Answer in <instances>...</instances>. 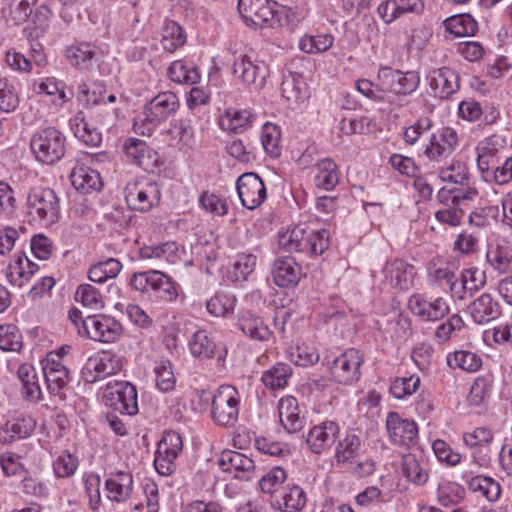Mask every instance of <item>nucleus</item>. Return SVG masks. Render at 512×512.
I'll list each match as a JSON object with an SVG mask.
<instances>
[{
    "instance_id": "nucleus-1",
    "label": "nucleus",
    "mask_w": 512,
    "mask_h": 512,
    "mask_svg": "<svg viewBox=\"0 0 512 512\" xmlns=\"http://www.w3.org/2000/svg\"><path fill=\"white\" fill-rule=\"evenodd\" d=\"M278 243L286 252L321 255L329 248V232L326 229L312 230L301 225L279 233Z\"/></svg>"
},
{
    "instance_id": "nucleus-2",
    "label": "nucleus",
    "mask_w": 512,
    "mask_h": 512,
    "mask_svg": "<svg viewBox=\"0 0 512 512\" xmlns=\"http://www.w3.org/2000/svg\"><path fill=\"white\" fill-rule=\"evenodd\" d=\"M377 80L384 89L387 103L397 107H402L403 98L416 91L420 84L418 72H403L388 66L379 69Z\"/></svg>"
},
{
    "instance_id": "nucleus-3",
    "label": "nucleus",
    "mask_w": 512,
    "mask_h": 512,
    "mask_svg": "<svg viewBox=\"0 0 512 512\" xmlns=\"http://www.w3.org/2000/svg\"><path fill=\"white\" fill-rule=\"evenodd\" d=\"M30 149L38 162L54 165L66 153V136L56 127L36 131L30 140Z\"/></svg>"
},
{
    "instance_id": "nucleus-4",
    "label": "nucleus",
    "mask_w": 512,
    "mask_h": 512,
    "mask_svg": "<svg viewBox=\"0 0 512 512\" xmlns=\"http://www.w3.org/2000/svg\"><path fill=\"white\" fill-rule=\"evenodd\" d=\"M129 284L141 293H154L156 297L171 302L178 296L175 282L159 270L140 271L132 274Z\"/></svg>"
},
{
    "instance_id": "nucleus-5",
    "label": "nucleus",
    "mask_w": 512,
    "mask_h": 512,
    "mask_svg": "<svg viewBox=\"0 0 512 512\" xmlns=\"http://www.w3.org/2000/svg\"><path fill=\"white\" fill-rule=\"evenodd\" d=\"M363 362V355L355 348H349L339 356H326L323 359V364L328 367L333 379L343 385L353 384L360 379V366Z\"/></svg>"
},
{
    "instance_id": "nucleus-6",
    "label": "nucleus",
    "mask_w": 512,
    "mask_h": 512,
    "mask_svg": "<svg viewBox=\"0 0 512 512\" xmlns=\"http://www.w3.org/2000/svg\"><path fill=\"white\" fill-rule=\"evenodd\" d=\"M239 405L238 390L231 385H221L212 397V419L219 426H233L238 420Z\"/></svg>"
},
{
    "instance_id": "nucleus-7",
    "label": "nucleus",
    "mask_w": 512,
    "mask_h": 512,
    "mask_svg": "<svg viewBox=\"0 0 512 512\" xmlns=\"http://www.w3.org/2000/svg\"><path fill=\"white\" fill-rule=\"evenodd\" d=\"M105 404L121 414L134 416L139 412L136 387L127 381L109 382L104 390Z\"/></svg>"
},
{
    "instance_id": "nucleus-8",
    "label": "nucleus",
    "mask_w": 512,
    "mask_h": 512,
    "mask_svg": "<svg viewBox=\"0 0 512 512\" xmlns=\"http://www.w3.org/2000/svg\"><path fill=\"white\" fill-rule=\"evenodd\" d=\"M183 451V440L181 435L174 430L164 431L162 438L157 444L154 459L156 471L163 476L172 475L177 468L176 459Z\"/></svg>"
},
{
    "instance_id": "nucleus-9",
    "label": "nucleus",
    "mask_w": 512,
    "mask_h": 512,
    "mask_svg": "<svg viewBox=\"0 0 512 512\" xmlns=\"http://www.w3.org/2000/svg\"><path fill=\"white\" fill-rule=\"evenodd\" d=\"M29 213L37 215L47 225L55 224L60 217V199L51 188H33L27 197Z\"/></svg>"
},
{
    "instance_id": "nucleus-10",
    "label": "nucleus",
    "mask_w": 512,
    "mask_h": 512,
    "mask_svg": "<svg viewBox=\"0 0 512 512\" xmlns=\"http://www.w3.org/2000/svg\"><path fill=\"white\" fill-rule=\"evenodd\" d=\"M122 368L121 359L110 351H102L90 356L81 369V378L85 383H95Z\"/></svg>"
},
{
    "instance_id": "nucleus-11",
    "label": "nucleus",
    "mask_w": 512,
    "mask_h": 512,
    "mask_svg": "<svg viewBox=\"0 0 512 512\" xmlns=\"http://www.w3.org/2000/svg\"><path fill=\"white\" fill-rule=\"evenodd\" d=\"M161 190L156 182H133L125 188V200L130 209L142 213L159 205Z\"/></svg>"
},
{
    "instance_id": "nucleus-12",
    "label": "nucleus",
    "mask_w": 512,
    "mask_h": 512,
    "mask_svg": "<svg viewBox=\"0 0 512 512\" xmlns=\"http://www.w3.org/2000/svg\"><path fill=\"white\" fill-rule=\"evenodd\" d=\"M236 190L241 204L249 210L258 208L267 197L264 181L254 172L243 173L237 179Z\"/></svg>"
},
{
    "instance_id": "nucleus-13",
    "label": "nucleus",
    "mask_w": 512,
    "mask_h": 512,
    "mask_svg": "<svg viewBox=\"0 0 512 512\" xmlns=\"http://www.w3.org/2000/svg\"><path fill=\"white\" fill-rule=\"evenodd\" d=\"M83 331L95 341L115 342L122 334V325L116 319L106 315H90L82 321Z\"/></svg>"
},
{
    "instance_id": "nucleus-14",
    "label": "nucleus",
    "mask_w": 512,
    "mask_h": 512,
    "mask_svg": "<svg viewBox=\"0 0 512 512\" xmlns=\"http://www.w3.org/2000/svg\"><path fill=\"white\" fill-rule=\"evenodd\" d=\"M273 7H277V3L271 0H239L237 5L244 23L255 29L268 27L275 13Z\"/></svg>"
},
{
    "instance_id": "nucleus-15",
    "label": "nucleus",
    "mask_w": 512,
    "mask_h": 512,
    "mask_svg": "<svg viewBox=\"0 0 512 512\" xmlns=\"http://www.w3.org/2000/svg\"><path fill=\"white\" fill-rule=\"evenodd\" d=\"M179 108V99L173 92H162L153 97L144 107V120L157 126L175 114Z\"/></svg>"
},
{
    "instance_id": "nucleus-16",
    "label": "nucleus",
    "mask_w": 512,
    "mask_h": 512,
    "mask_svg": "<svg viewBox=\"0 0 512 512\" xmlns=\"http://www.w3.org/2000/svg\"><path fill=\"white\" fill-rule=\"evenodd\" d=\"M42 370L49 393L64 400L63 391L70 381L68 368L59 359H54V356L50 355L42 362Z\"/></svg>"
},
{
    "instance_id": "nucleus-17",
    "label": "nucleus",
    "mask_w": 512,
    "mask_h": 512,
    "mask_svg": "<svg viewBox=\"0 0 512 512\" xmlns=\"http://www.w3.org/2000/svg\"><path fill=\"white\" fill-rule=\"evenodd\" d=\"M435 97L450 99L460 89L459 73L450 67L433 69L427 76Z\"/></svg>"
},
{
    "instance_id": "nucleus-18",
    "label": "nucleus",
    "mask_w": 512,
    "mask_h": 512,
    "mask_svg": "<svg viewBox=\"0 0 512 512\" xmlns=\"http://www.w3.org/2000/svg\"><path fill=\"white\" fill-rule=\"evenodd\" d=\"M386 428L390 440L396 445L410 446L418 435V427L413 420L404 419L393 411L387 415Z\"/></svg>"
},
{
    "instance_id": "nucleus-19",
    "label": "nucleus",
    "mask_w": 512,
    "mask_h": 512,
    "mask_svg": "<svg viewBox=\"0 0 512 512\" xmlns=\"http://www.w3.org/2000/svg\"><path fill=\"white\" fill-rule=\"evenodd\" d=\"M233 74H240L243 83L253 86L256 90L262 89L268 75L263 62L256 63L247 55H240L233 62Z\"/></svg>"
},
{
    "instance_id": "nucleus-20",
    "label": "nucleus",
    "mask_w": 512,
    "mask_h": 512,
    "mask_svg": "<svg viewBox=\"0 0 512 512\" xmlns=\"http://www.w3.org/2000/svg\"><path fill=\"white\" fill-rule=\"evenodd\" d=\"M458 138L456 131L450 127H444L433 133L429 144L424 150L429 160H439L452 154L457 145Z\"/></svg>"
},
{
    "instance_id": "nucleus-21",
    "label": "nucleus",
    "mask_w": 512,
    "mask_h": 512,
    "mask_svg": "<svg viewBox=\"0 0 512 512\" xmlns=\"http://www.w3.org/2000/svg\"><path fill=\"white\" fill-rule=\"evenodd\" d=\"M410 311L424 321H437L449 312V306L442 298L427 300L420 294H414L408 302Z\"/></svg>"
},
{
    "instance_id": "nucleus-22",
    "label": "nucleus",
    "mask_w": 512,
    "mask_h": 512,
    "mask_svg": "<svg viewBox=\"0 0 512 512\" xmlns=\"http://www.w3.org/2000/svg\"><path fill=\"white\" fill-rule=\"evenodd\" d=\"M382 273L386 280H389L392 285L400 290L410 289L413 286L414 276L416 275L414 266L399 258L387 261L382 269Z\"/></svg>"
},
{
    "instance_id": "nucleus-23",
    "label": "nucleus",
    "mask_w": 512,
    "mask_h": 512,
    "mask_svg": "<svg viewBox=\"0 0 512 512\" xmlns=\"http://www.w3.org/2000/svg\"><path fill=\"white\" fill-rule=\"evenodd\" d=\"M338 433L339 426L337 423L333 421L325 422L310 429L306 437V443L313 453L320 454L334 444Z\"/></svg>"
},
{
    "instance_id": "nucleus-24",
    "label": "nucleus",
    "mask_w": 512,
    "mask_h": 512,
    "mask_svg": "<svg viewBox=\"0 0 512 512\" xmlns=\"http://www.w3.org/2000/svg\"><path fill=\"white\" fill-rule=\"evenodd\" d=\"M189 347L192 355L201 359L217 357L222 360L226 356L225 348L216 344L205 330H199L193 335Z\"/></svg>"
},
{
    "instance_id": "nucleus-25",
    "label": "nucleus",
    "mask_w": 512,
    "mask_h": 512,
    "mask_svg": "<svg viewBox=\"0 0 512 512\" xmlns=\"http://www.w3.org/2000/svg\"><path fill=\"white\" fill-rule=\"evenodd\" d=\"M275 284L282 288L294 287L301 277V268L293 258L286 257L275 260L272 268Z\"/></svg>"
},
{
    "instance_id": "nucleus-26",
    "label": "nucleus",
    "mask_w": 512,
    "mask_h": 512,
    "mask_svg": "<svg viewBox=\"0 0 512 512\" xmlns=\"http://www.w3.org/2000/svg\"><path fill=\"white\" fill-rule=\"evenodd\" d=\"M471 317L477 324L497 319L501 315V307L488 293H483L468 306Z\"/></svg>"
},
{
    "instance_id": "nucleus-27",
    "label": "nucleus",
    "mask_w": 512,
    "mask_h": 512,
    "mask_svg": "<svg viewBox=\"0 0 512 512\" xmlns=\"http://www.w3.org/2000/svg\"><path fill=\"white\" fill-rule=\"evenodd\" d=\"M124 151L132 163L145 170L157 161V153L141 139H127L124 143Z\"/></svg>"
},
{
    "instance_id": "nucleus-28",
    "label": "nucleus",
    "mask_w": 512,
    "mask_h": 512,
    "mask_svg": "<svg viewBox=\"0 0 512 512\" xmlns=\"http://www.w3.org/2000/svg\"><path fill=\"white\" fill-rule=\"evenodd\" d=\"M95 56L96 46L91 42H80L66 49L67 60L80 70H90L94 65Z\"/></svg>"
},
{
    "instance_id": "nucleus-29",
    "label": "nucleus",
    "mask_w": 512,
    "mask_h": 512,
    "mask_svg": "<svg viewBox=\"0 0 512 512\" xmlns=\"http://www.w3.org/2000/svg\"><path fill=\"white\" fill-rule=\"evenodd\" d=\"M486 284L485 272L477 267H470L461 272V283L456 288L455 295L463 300L473 296Z\"/></svg>"
},
{
    "instance_id": "nucleus-30",
    "label": "nucleus",
    "mask_w": 512,
    "mask_h": 512,
    "mask_svg": "<svg viewBox=\"0 0 512 512\" xmlns=\"http://www.w3.org/2000/svg\"><path fill=\"white\" fill-rule=\"evenodd\" d=\"M477 166L482 174V178L492 171L503 160L502 152L496 148L493 138H488L481 142L478 147Z\"/></svg>"
},
{
    "instance_id": "nucleus-31",
    "label": "nucleus",
    "mask_w": 512,
    "mask_h": 512,
    "mask_svg": "<svg viewBox=\"0 0 512 512\" xmlns=\"http://www.w3.org/2000/svg\"><path fill=\"white\" fill-rule=\"evenodd\" d=\"M238 326L245 335L253 340L265 341L271 336V331L262 318L250 311H245L240 315Z\"/></svg>"
},
{
    "instance_id": "nucleus-32",
    "label": "nucleus",
    "mask_w": 512,
    "mask_h": 512,
    "mask_svg": "<svg viewBox=\"0 0 512 512\" xmlns=\"http://www.w3.org/2000/svg\"><path fill=\"white\" fill-rule=\"evenodd\" d=\"M132 486V475L123 471H118L105 482L108 498L117 502H123L131 496Z\"/></svg>"
},
{
    "instance_id": "nucleus-33",
    "label": "nucleus",
    "mask_w": 512,
    "mask_h": 512,
    "mask_svg": "<svg viewBox=\"0 0 512 512\" xmlns=\"http://www.w3.org/2000/svg\"><path fill=\"white\" fill-rule=\"evenodd\" d=\"M306 504V494L304 490L293 485L286 487L283 491L275 496V502L273 505L281 511L285 512H296L300 511Z\"/></svg>"
},
{
    "instance_id": "nucleus-34",
    "label": "nucleus",
    "mask_w": 512,
    "mask_h": 512,
    "mask_svg": "<svg viewBox=\"0 0 512 512\" xmlns=\"http://www.w3.org/2000/svg\"><path fill=\"white\" fill-rule=\"evenodd\" d=\"M281 91L290 104H298L306 98L307 84L302 75L289 72L283 77Z\"/></svg>"
},
{
    "instance_id": "nucleus-35",
    "label": "nucleus",
    "mask_w": 512,
    "mask_h": 512,
    "mask_svg": "<svg viewBox=\"0 0 512 512\" xmlns=\"http://www.w3.org/2000/svg\"><path fill=\"white\" fill-rule=\"evenodd\" d=\"M70 180L73 187L84 194L99 191L102 187L100 174L90 168H79L72 171Z\"/></svg>"
},
{
    "instance_id": "nucleus-36",
    "label": "nucleus",
    "mask_w": 512,
    "mask_h": 512,
    "mask_svg": "<svg viewBox=\"0 0 512 512\" xmlns=\"http://www.w3.org/2000/svg\"><path fill=\"white\" fill-rule=\"evenodd\" d=\"M257 264V257L252 253H238L231 268L227 272L228 280L232 282L246 281Z\"/></svg>"
},
{
    "instance_id": "nucleus-37",
    "label": "nucleus",
    "mask_w": 512,
    "mask_h": 512,
    "mask_svg": "<svg viewBox=\"0 0 512 512\" xmlns=\"http://www.w3.org/2000/svg\"><path fill=\"white\" fill-rule=\"evenodd\" d=\"M71 129L75 137L79 138L84 144L91 147H99L102 142V134L96 129L91 128L85 121V115L82 111L70 120Z\"/></svg>"
},
{
    "instance_id": "nucleus-38",
    "label": "nucleus",
    "mask_w": 512,
    "mask_h": 512,
    "mask_svg": "<svg viewBox=\"0 0 512 512\" xmlns=\"http://www.w3.org/2000/svg\"><path fill=\"white\" fill-rule=\"evenodd\" d=\"M170 137L169 145L177 146L179 144L190 146L194 139V129L190 119L181 118L173 120L170 128L167 130Z\"/></svg>"
},
{
    "instance_id": "nucleus-39",
    "label": "nucleus",
    "mask_w": 512,
    "mask_h": 512,
    "mask_svg": "<svg viewBox=\"0 0 512 512\" xmlns=\"http://www.w3.org/2000/svg\"><path fill=\"white\" fill-rule=\"evenodd\" d=\"M317 170L316 187L326 191L334 189L339 182L336 163L331 158H324L317 163Z\"/></svg>"
},
{
    "instance_id": "nucleus-40",
    "label": "nucleus",
    "mask_w": 512,
    "mask_h": 512,
    "mask_svg": "<svg viewBox=\"0 0 512 512\" xmlns=\"http://www.w3.org/2000/svg\"><path fill=\"white\" fill-rule=\"evenodd\" d=\"M293 369L287 363L279 362L262 374V383L270 389H282L288 384Z\"/></svg>"
},
{
    "instance_id": "nucleus-41",
    "label": "nucleus",
    "mask_w": 512,
    "mask_h": 512,
    "mask_svg": "<svg viewBox=\"0 0 512 512\" xmlns=\"http://www.w3.org/2000/svg\"><path fill=\"white\" fill-rule=\"evenodd\" d=\"M445 29L456 37L473 36L478 30V24L469 14H459L444 21Z\"/></svg>"
},
{
    "instance_id": "nucleus-42",
    "label": "nucleus",
    "mask_w": 512,
    "mask_h": 512,
    "mask_svg": "<svg viewBox=\"0 0 512 512\" xmlns=\"http://www.w3.org/2000/svg\"><path fill=\"white\" fill-rule=\"evenodd\" d=\"M255 115L247 110H227L221 117L220 126L233 133H242L254 120Z\"/></svg>"
},
{
    "instance_id": "nucleus-43",
    "label": "nucleus",
    "mask_w": 512,
    "mask_h": 512,
    "mask_svg": "<svg viewBox=\"0 0 512 512\" xmlns=\"http://www.w3.org/2000/svg\"><path fill=\"white\" fill-rule=\"evenodd\" d=\"M466 482L471 491L480 493L489 501H495L500 496V484L491 477L477 475Z\"/></svg>"
},
{
    "instance_id": "nucleus-44",
    "label": "nucleus",
    "mask_w": 512,
    "mask_h": 512,
    "mask_svg": "<svg viewBox=\"0 0 512 512\" xmlns=\"http://www.w3.org/2000/svg\"><path fill=\"white\" fill-rule=\"evenodd\" d=\"M186 43L182 27L175 21L167 20L163 27L161 45L168 52H174Z\"/></svg>"
},
{
    "instance_id": "nucleus-45",
    "label": "nucleus",
    "mask_w": 512,
    "mask_h": 512,
    "mask_svg": "<svg viewBox=\"0 0 512 512\" xmlns=\"http://www.w3.org/2000/svg\"><path fill=\"white\" fill-rule=\"evenodd\" d=\"M447 364L451 368H461L464 371L475 372L482 366L479 355L469 351H456L447 355Z\"/></svg>"
},
{
    "instance_id": "nucleus-46",
    "label": "nucleus",
    "mask_w": 512,
    "mask_h": 512,
    "mask_svg": "<svg viewBox=\"0 0 512 512\" xmlns=\"http://www.w3.org/2000/svg\"><path fill=\"white\" fill-rule=\"evenodd\" d=\"M361 439L355 433H347L343 439H340L336 448V460L338 463L351 462L361 448Z\"/></svg>"
},
{
    "instance_id": "nucleus-47",
    "label": "nucleus",
    "mask_w": 512,
    "mask_h": 512,
    "mask_svg": "<svg viewBox=\"0 0 512 512\" xmlns=\"http://www.w3.org/2000/svg\"><path fill=\"white\" fill-rule=\"evenodd\" d=\"M236 304L234 295L217 292L207 303V311L215 317H226L233 312Z\"/></svg>"
},
{
    "instance_id": "nucleus-48",
    "label": "nucleus",
    "mask_w": 512,
    "mask_h": 512,
    "mask_svg": "<svg viewBox=\"0 0 512 512\" xmlns=\"http://www.w3.org/2000/svg\"><path fill=\"white\" fill-rule=\"evenodd\" d=\"M51 10L46 5L39 6L33 15V28H24L23 34L32 42L44 34L49 27Z\"/></svg>"
},
{
    "instance_id": "nucleus-49",
    "label": "nucleus",
    "mask_w": 512,
    "mask_h": 512,
    "mask_svg": "<svg viewBox=\"0 0 512 512\" xmlns=\"http://www.w3.org/2000/svg\"><path fill=\"white\" fill-rule=\"evenodd\" d=\"M22 335L14 324L0 325V349L19 352L22 348Z\"/></svg>"
},
{
    "instance_id": "nucleus-50",
    "label": "nucleus",
    "mask_w": 512,
    "mask_h": 512,
    "mask_svg": "<svg viewBox=\"0 0 512 512\" xmlns=\"http://www.w3.org/2000/svg\"><path fill=\"white\" fill-rule=\"evenodd\" d=\"M402 473L404 477L417 485H423L428 480V473L421 468L412 454L402 456Z\"/></svg>"
},
{
    "instance_id": "nucleus-51",
    "label": "nucleus",
    "mask_w": 512,
    "mask_h": 512,
    "mask_svg": "<svg viewBox=\"0 0 512 512\" xmlns=\"http://www.w3.org/2000/svg\"><path fill=\"white\" fill-rule=\"evenodd\" d=\"M286 478V471L280 466H275L259 480L260 489L263 493L276 496Z\"/></svg>"
},
{
    "instance_id": "nucleus-52",
    "label": "nucleus",
    "mask_w": 512,
    "mask_h": 512,
    "mask_svg": "<svg viewBox=\"0 0 512 512\" xmlns=\"http://www.w3.org/2000/svg\"><path fill=\"white\" fill-rule=\"evenodd\" d=\"M334 38L330 34L303 36L299 41L300 49L309 54L321 53L333 45Z\"/></svg>"
},
{
    "instance_id": "nucleus-53",
    "label": "nucleus",
    "mask_w": 512,
    "mask_h": 512,
    "mask_svg": "<svg viewBox=\"0 0 512 512\" xmlns=\"http://www.w3.org/2000/svg\"><path fill=\"white\" fill-rule=\"evenodd\" d=\"M156 385L162 392L174 390L176 379L173 372V364L169 360H161L155 367Z\"/></svg>"
},
{
    "instance_id": "nucleus-54",
    "label": "nucleus",
    "mask_w": 512,
    "mask_h": 512,
    "mask_svg": "<svg viewBox=\"0 0 512 512\" xmlns=\"http://www.w3.org/2000/svg\"><path fill=\"white\" fill-rule=\"evenodd\" d=\"M280 131L278 127L271 123H266L262 127L261 143L264 150L271 156L277 157L279 150Z\"/></svg>"
},
{
    "instance_id": "nucleus-55",
    "label": "nucleus",
    "mask_w": 512,
    "mask_h": 512,
    "mask_svg": "<svg viewBox=\"0 0 512 512\" xmlns=\"http://www.w3.org/2000/svg\"><path fill=\"white\" fill-rule=\"evenodd\" d=\"M19 106V97L13 85L6 78H0V110L13 112Z\"/></svg>"
},
{
    "instance_id": "nucleus-56",
    "label": "nucleus",
    "mask_w": 512,
    "mask_h": 512,
    "mask_svg": "<svg viewBox=\"0 0 512 512\" xmlns=\"http://www.w3.org/2000/svg\"><path fill=\"white\" fill-rule=\"evenodd\" d=\"M76 301H80L83 306L99 309L103 307L101 294L91 284H80L75 293Z\"/></svg>"
},
{
    "instance_id": "nucleus-57",
    "label": "nucleus",
    "mask_w": 512,
    "mask_h": 512,
    "mask_svg": "<svg viewBox=\"0 0 512 512\" xmlns=\"http://www.w3.org/2000/svg\"><path fill=\"white\" fill-rule=\"evenodd\" d=\"M439 177L444 182L463 185L468 181L467 167L463 162L455 161L450 166L442 168Z\"/></svg>"
},
{
    "instance_id": "nucleus-58",
    "label": "nucleus",
    "mask_w": 512,
    "mask_h": 512,
    "mask_svg": "<svg viewBox=\"0 0 512 512\" xmlns=\"http://www.w3.org/2000/svg\"><path fill=\"white\" fill-rule=\"evenodd\" d=\"M255 447L259 452L270 456L284 457L290 455L288 444L275 442L266 437L256 438Z\"/></svg>"
},
{
    "instance_id": "nucleus-59",
    "label": "nucleus",
    "mask_w": 512,
    "mask_h": 512,
    "mask_svg": "<svg viewBox=\"0 0 512 512\" xmlns=\"http://www.w3.org/2000/svg\"><path fill=\"white\" fill-rule=\"evenodd\" d=\"M35 429L32 418H19L11 423H6V431L11 432L10 441L29 437Z\"/></svg>"
},
{
    "instance_id": "nucleus-60",
    "label": "nucleus",
    "mask_w": 512,
    "mask_h": 512,
    "mask_svg": "<svg viewBox=\"0 0 512 512\" xmlns=\"http://www.w3.org/2000/svg\"><path fill=\"white\" fill-rule=\"evenodd\" d=\"M488 172L483 178L485 181H494L498 185L507 184L512 179V157H505L503 163Z\"/></svg>"
},
{
    "instance_id": "nucleus-61",
    "label": "nucleus",
    "mask_w": 512,
    "mask_h": 512,
    "mask_svg": "<svg viewBox=\"0 0 512 512\" xmlns=\"http://www.w3.org/2000/svg\"><path fill=\"white\" fill-rule=\"evenodd\" d=\"M357 90L365 97L377 103H387L384 89L380 87V81L374 83L368 79H359L356 82Z\"/></svg>"
},
{
    "instance_id": "nucleus-62",
    "label": "nucleus",
    "mask_w": 512,
    "mask_h": 512,
    "mask_svg": "<svg viewBox=\"0 0 512 512\" xmlns=\"http://www.w3.org/2000/svg\"><path fill=\"white\" fill-rule=\"evenodd\" d=\"M200 206L206 211L217 216H223L228 212L227 203L216 194L204 191L199 197Z\"/></svg>"
},
{
    "instance_id": "nucleus-63",
    "label": "nucleus",
    "mask_w": 512,
    "mask_h": 512,
    "mask_svg": "<svg viewBox=\"0 0 512 512\" xmlns=\"http://www.w3.org/2000/svg\"><path fill=\"white\" fill-rule=\"evenodd\" d=\"M273 10L275 13H272V20L269 22L268 27L273 28L278 25L292 29L298 22V18L291 8L277 4V7H273Z\"/></svg>"
},
{
    "instance_id": "nucleus-64",
    "label": "nucleus",
    "mask_w": 512,
    "mask_h": 512,
    "mask_svg": "<svg viewBox=\"0 0 512 512\" xmlns=\"http://www.w3.org/2000/svg\"><path fill=\"white\" fill-rule=\"evenodd\" d=\"M36 2L37 0H12L9 9L14 24L18 25L26 21L32 14V8Z\"/></svg>"
}]
</instances>
